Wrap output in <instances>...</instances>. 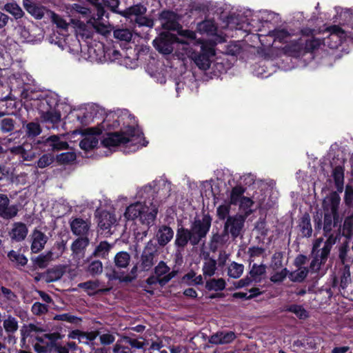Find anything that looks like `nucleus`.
<instances>
[{
  "label": "nucleus",
  "mask_w": 353,
  "mask_h": 353,
  "mask_svg": "<svg viewBox=\"0 0 353 353\" xmlns=\"http://www.w3.org/2000/svg\"><path fill=\"white\" fill-rule=\"evenodd\" d=\"M341 198L337 192H332L324 198L322 203L323 219H315L316 230L323 229V236L326 238L324 245L320 248L323 254H330L332 246L340 240L342 236L341 227L337 231L333 229L342 223L343 217L339 213Z\"/></svg>",
  "instance_id": "1"
},
{
  "label": "nucleus",
  "mask_w": 353,
  "mask_h": 353,
  "mask_svg": "<svg viewBox=\"0 0 353 353\" xmlns=\"http://www.w3.org/2000/svg\"><path fill=\"white\" fill-rule=\"evenodd\" d=\"M143 134L139 129L130 127L126 131L107 134L101 139V145L105 148L115 147L130 143L132 145L141 144Z\"/></svg>",
  "instance_id": "2"
},
{
  "label": "nucleus",
  "mask_w": 353,
  "mask_h": 353,
  "mask_svg": "<svg viewBox=\"0 0 353 353\" xmlns=\"http://www.w3.org/2000/svg\"><path fill=\"white\" fill-rule=\"evenodd\" d=\"M21 343L23 347L25 345L26 339H28V342L32 343L34 349L38 353L44 352V345H40L37 342L44 343V329L41 327H38L32 323L26 325H24L21 329Z\"/></svg>",
  "instance_id": "3"
},
{
  "label": "nucleus",
  "mask_w": 353,
  "mask_h": 353,
  "mask_svg": "<svg viewBox=\"0 0 353 353\" xmlns=\"http://www.w3.org/2000/svg\"><path fill=\"white\" fill-rule=\"evenodd\" d=\"M212 218L209 214H205L200 219H195L189 229L190 234L194 242V246L197 245L204 239L210 231Z\"/></svg>",
  "instance_id": "4"
},
{
  "label": "nucleus",
  "mask_w": 353,
  "mask_h": 353,
  "mask_svg": "<svg viewBox=\"0 0 353 353\" xmlns=\"http://www.w3.org/2000/svg\"><path fill=\"white\" fill-rule=\"evenodd\" d=\"M21 97L26 100L24 103L26 108L38 110L40 118L44 119V96L42 92L24 88L21 92Z\"/></svg>",
  "instance_id": "5"
},
{
  "label": "nucleus",
  "mask_w": 353,
  "mask_h": 353,
  "mask_svg": "<svg viewBox=\"0 0 353 353\" xmlns=\"http://www.w3.org/2000/svg\"><path fill=\"white\" fill-rule=\"evenodd\" d=\"M58 95L53 92L48 90L46 92V103L49 106V109H46V123H50L51 126H46L47 128H55L56 125L61 121V114L56 110L58 105Z\"/></svg>",
  "instance_id": "6"
},
{
  "label": "nucleus",
  "mask_w": 353,
  "mask_h": 353,
  "mask_svg": "<svg viewBox=\"0 0 353 353\" xmlns=\"http://www.w3.org/2000/svg\"><path fill=\"white\" fill-rule=\"evenodd\" d=\"M245 219L246 216L239 214L228 216L224 224L225 234H230L233 239L237 238L241 234Z\"/></svg>",
  "instance_id": "7"
},
{
  "label": "nucleus",
  "mask_w": 353,
  "mask_h": 353,
  "mask_svg": "<svg viewBox=\"0 0 353 353\" xmlns=\"http://www.w3.org/2000/svg\"><path fill=\"white\" fill-rule=\"evenodd\" d=\"M101 130L97 128H92L85 130L83 132V139L79 143V147L85 150L90 151L95 148L99 144L97 135L101 134Z\"/></svg>",
  "instance_id": "8"
},
{
  "label": "nucleus",
  "mask_w": 353,
  "mask_h": 353,
  "mask_svg": "<svg viewBox=\"0 0 353 353\" xmlns=\"http://www.w3.org/2000/svg\"><path fill=\"white\" fill-rule=\"evenodd\" d=\"M323 241V239L321 237L316 239L313 243L312 250V256H313V259L310 263V268L314 271H318L320 269L321 264L325 263L329 256V254H325L324 256L322 250L320 249Z\"/></svg>",
  "instance_id": "9"
},
{
  "label": "nucleus",
  "mask_w": 353,
  "mask_h": 353,
  "mask_svg": "<svg viewBox=\"0 0 353 353\" xmlns=\"http://www.w3.org/2000/svg\"><path fill=\"white\" fill-rule=\"evenodd\" d=\"M201 52L199 54H194L192 55V59L195 64L201 70H208L211 63L210 59V57H213L215 54L214 50L212 48H206L203 44L201 47Z\"/></svg>",
  "instance_id": "10"
},
{
  "label": "nucleus",
  "mask_w": 353,
  "mask_h": 353,
  "mask_svg": "<svg viewBox=\"0 0 353 353\" xmlns=\"http://www.w3.org/2000/svg\"><path fill=\"white\" fill-rule=\"evenodd\" d=\"M10 200L7 195L0 194V217L3 219H11L17 216L19 209L17 205H10Z\"/></svg>",
  "instance_id": "11"
},
{
  "label": "nucleus",
  "mask_w": 353,
  "mask_h": 353,
  "mask_svg": "<svg viewBox=\"0 0 353 353\" xmlns=\"http://www.w3.org/2000/svg\"><path fill=\"white\" fill-rule=\"evenodd\" d=\"M157 255V250L152 246L147 245L140 259L139 267L142 271L150 270L155 263V256Z\"/></svg>",
  "instance_id": "12"
},
{
  "label": "nucleus",
  "mask_w": 353,
  "mask_h": 353,
  "mask_svg": "<svg viewBox=\"0 0 353 353\" xmlns=\"http://www.w3.org/2000/svg\"><path fill=\"white\" fill-rule=\"evenodd\" d=\"M160 20L165 30H179L181 28L177 14L172 11H163L160 14Z\"/></svg>",
  "instance_id": "13"
},
{
  "label": "nucleus",
  "mask_w": 353,
  "mask_h": 353,
  "mask_svg": "<svg viewBox=\"0 0 353 353\" xmlns=\"http://www.w3.org/2000/svg\"><path fill=\"white\" fill-rule=\"evenodd\" d=\"M48 339L50 341L46 342V353L48 352H54L57 353H69L68 347L65 345H62L59 341L61 339L60 334L53 333L47 334H46V339Z\"/></svg>",
  "instance_id": "14"
},
{
  "label": "nucleus",
  "mask_w": 353,
  "mask_h": 353,
  "mask_svg": "<svg viewBox=\"0 0 353 353\" xmlns=\"http://www.w3.org/2000/svg\"><path fill=\"white\" fill-rule=\"evenodd\" d=\"M91 226V222L88 219L75 218L70 222L71 230L77 236H88Z\"/></svg>",
  "instance_id": "15"
},
{
  "label": "nucleus",
  "mask_w": 353,
  "mask_h": 353,
  "mask_svg": "<svg viewBox=\"0 0 353 353\" xmlns=\"http://www.w3.org/2000/svg\"><path fill=\"white\" fill-rule=\"evenodd\" d=\"M26 10L36 19H41L44 16V6L36 0H23Z\"/></svg>",
  "instance_id": "16"
},
{
  "label": "nucleus",
  "mask_w": 353,
  "mask_h": 353,
  "mask_svg": "<svg viewBox=\"0 0 353 353\" xmlns=\"http://www.w3.org/2000/svg\"><path fill=\"white\" fill-rule=\"evenodd\" d=\"M169 34H165L163 37L155 39L153 41V45L155 48L160 52L164 54H170L173 51L172 43L170 39H168ZM176 37L170 35V40L174 41Z\"/></svg>",
  "instance_id": "17"
},
{
  "label": "nucleus",
  "mask_w": 353,
  "mask_h": 353,
  "mask_svg": "<svg viewBox=\"0 0 353 353\" xmlns=\"http://www.w3.org/2000/svg\"><path fill=\"white\" fill-rule=\"evenodd\" d=\"M145 209H143V213L140 216V220L143 224L148 226L154 224L157 214L158 213L157 206L150 203V206H148L146 202L144 203Z\"/></svg>",
  "instance_id": "18"
},
{
  "label": "nucleus",
  "mask_w": 353,
  "mask_h": 353,
  "mask_svg": "<svg viewBox=\"0 0 353 353\" xmlns=\"http://www.w3.org/2000/svg\"><path fill=\"white\" fill-rule=\"evenodd\" d=\"M190 242L194 246V242L190 234L189 229L183 227L179 228L176 230L174 245L176 247L183 249Z\"/></svg>",
  "instance_id": "19"
},
{
  "label": "nucleus",
  "mask_w": 353,
  "mask_h": 353,
  "mask_svg": "<svg viewBox=\"0 0 353 353\" xmlns=\"http://www.w3.org/2000/svg\"><path fill=\"white\" fill-rule=\"evenodd\" d=\"M297 228L302 237L309 238L312 234V228L310 214L304 213L298 222Z\"/></svg>",
  "instance_id": "20"
},
{
  "label": "nucleus",
  "mask_w": 353,
  "mask_h": 353,
  "mask_svg": "<svg viewBox=\"0 0 353 353\" xmlns=\"http://www.w3.org/2000/svg\"><path fill=\"white\" fill-rule=\"evenodd\" d=\"M236 338L234 332H219L211 336L209 342L212 344H228L232 342Z\"/></svg>",
  "instance_id": "21"
},
{
  "label": "nucleus",
  "mask_w": 353,
  "mask_h": 353,
  "mask_svg": "<svg viewBox=\"0 0 353 353\" xmlns=\"http://www.w3.org/2000/svg\"><path fill=\"white\" fill-rule=\"evenodd\" d=\"M22 124L26 137L28 139H34L42 132V128L37 120L30 122L25 120L23 121Z\"/></svg>",
  "instance_id": "22"
},
{
  "label": "nucleus",
  "mask_w": 353,
  "mask_h": 353,
  "mask_svg": "<svg viewBox=\"0 0 353 353\" xmlns=\"http://www.w3.org/2000/svg\"><path fill=\"white\" fill-rule=\"evenodd\" d=\"M173 236L172 229L165 225L159 227L156 235L157 242L161 246L167 245L172 240Z\"/></svg>",
  "instance_id": "23"
},
{
  "label": "nucleus",
  "mask_w": 353,
  "mask_h": 353,
  "mask_svg": "<svg viewBox=\"0 0 353 353\" xmlns=\"http://www.w3.org/2000/svg\"><path fill=\"white\" fill-rule=\"evenodd\" d=\"M27 234L28 228L26 224L22 222H16L10 232V236L12 240L19 242L25 239Z\"/></svg>",
  "instance_id": "24"
},
{
  "label": "nucleus",
  "mask_w": 353,
  "mask_h": 353,
  "mask_svg": "<svg viewBox=\"0 0 353 353\" xmlns=\"http://www.w3.org/2000/svg\"><path fill=\"white\" fill-rule=\"evenodd\" d=\"M143 209H145L144 203L136 202L126 208L124 216L128 220L140 218L141 213H143Z\"/></svg>",
  "instance_id": "25"
},
{
  "label": "nucleus",
  "mask_w": 353,
  "mask_h": 353,
  "mask_svg": "<svg viewBox=\"0 0 353 353\" xmlns=\"http://www.w3.org/2000/svg\"><path fill=\"white\" fill-rule=\"evenodd\" d=\"M116 222L114 215L108 212L101 214L99 219L98 226L102 230H110V228Z\"/></svg>",
  "instance_id": "26"
},
{
  "label": "nucleus",
  "mask_w": 353,
  "mask_h": 353,
  "mask_svg": "<svg viewBox=\"0 0 353 353\" xmlns=\"http://www.w3.org/2000/svg\"><path fill=\"white\" fill-rule=\"evenodd\" d=\"M327 30L330 33V39L335 40V46L332 48L336 47L340 45L342 40L346 37L345 31L338 26H331L327 28Z\"/></svg>",
  "instance_id": "27"
},
{
  "label": "nucleus",
  "mask_w": 353,
  "mask_h": 353,
  "mask_svg": "<svg viewBox=\"0 0 353 353\" xmlns=\"http://www.w3.org/2000/svg\"><path fill=\"white\" fill-rule=\"evenodd\" d=\"M197 30L201 34L212 36L216 34L217 28L213 21L204 20L197 24Z\"/></svg>",
  "instance_id": "28"
},
{
  "label": "nucleus",
  "mask_w": 353,
  "mask_h": 353,
  "mask_svg": "<svg viewBox=\"0 0 353 353\" xmlns=\"http://www.w3.org/2000/svg\"><path fill=\"white\" fill-rule=\"evenodd\" d=\"M113 248V244H110L106 241H101L95 248L92 256L106 259L110 250Z\"/></svg>",
  "instance_id": "29"
},
{
  "label": "nucleus",
  "mask_w": 353,
  "mask_h": 353,
  "mask_svg": "<svg viewBox=\"0 0 353 353\" xmlns=\"http://www.w3.org/2000/svg\"><path fill=\"white\" fill-rule=\"evenodd\" d=\"M64 272L65 267L63 265H57L48 268L46 272V282H53L59 280L63 276Z\"/></svg>",
  "instance_id": "30"
},
{
  "label": "nucleus",
  "mask_w": 353,
  "mask_h": 353,
  "mask_svg": "<svg viewBox=\"0 0 353 353\" xmlns=\"http://www.w3.org/2000/svg\"><path fill=\"white\" fill-rule=\"evenodd\" d=\"M44 248V233L34 230L32 234L31 250L33 253H38Z\"/></svg>",
  "instance_id": "31"
},
{
  "label": "nucleus",
  "mask_w": 353,
  "mask_h": 353,
  "mask_svg": "<svg viewBox=\"0 0 353 353\" xmlns=\"http://www.w3.org/2000/svg\"><path fill=\"white\" fill-rule=\"evenodd\" d=\"M65 249V243L63 240L57 242L52 249L46 254V261L59 258Z\"/></svg>",
  "instance_id": "32"
},
{
  "label": "nucleus",
  "mask_w": 353,
  "mask_h": 353,
  "mask_svg": "<svg viewBox=\"0 0 353 353\" xmlns=\"http://www.w3.org/2000/svg\"><path fill=\"white\" fill-rule=\"evenodd\" d=\"M332 176L337 191L342 192L344 185V169L340 165L335 167L332 171Z\"/></svg>",
  "instance_id": "33"
},
{
  "label": "nucleus",
  "mask_w": 353,
  "mask_h": 353,
  "mask_svg": "<svg viewBox=\"0 0 353 353\" xmlns=\"http://www.w3.org/2000/svg\"><path fill=\"white\" fill-rule=\"evenodd\" d=\"M338 225L341 227L342 236H345L347 239H351L353 236V214L347 216L345 219L343 225L341 223Z\"/></svg>",
  "instance_id": "34"
},
{
  "label": "nucleus",
  "mask_w": 353,
  "mask_h": 353,
  "mask_svg": "<svg viewBox=\"0 0 353 353\" xmlns=\"http://www.w3.org/2000/svg\"><path fill=\"white\" fill-rule=\"evenodd\" d=\"M176 271L173 270L170 274L165 275V276H163L162 278H159L156 275L150 276L146 279V283L148 285L159 283L161 286H164L176 275Z\"/></svg>",
  "instance_id": "35"
},
{
  "label": "nucleus",
  "mask_w": 353,
  "mask_h": 353,
  "mask_svg": "<svg viewBox=\"0 0 353 353\" xmlns=\"http://www.w3.org/2000/svg\"><path fill=\"white\" fill-rule=\"evenodd\" d=\"M17 122L15 119L11 117H5L0 120V130L3 134L10 133L11 134L14 130L16 132H19L15 130V125Z\"/></svg>",
  "instance_id": "36"
},
{
  "label": "nucleus",
  "mask_w": 353,
  "mask_h": 353,
  "mask_svg": "<svg viewBox=\"0 0 353 353\" xmlns=\"http://www.w3.org/2000/svg\"><path fill=\"white\" fill-rule=\"evenodd\" d=\"M46 143H48L52 150H65L68 148V143L60 141V138L57 135L50 136L46 139Z\"/></svg>",
  "instance_id": "37"
},
{
  "label": "nucleus",
  "mask_w": 353,
  "mask_h": 353,
  "mask_svg": "<svg viewBox=\"0 0 353 353\" xmlns=\"http://www.w3.org/2000/svg\"><path fill=\"white\" fill-rule=\"evenodd\" d=\"M216 260L209 258L206 259L202 268L203 274L205 277H211L215 274L216 268Z\"/></svg>",
  "instance_id": "38"
},
{
  "label": "nucleus",
  "mask_w": 353,
  "mask_h": 353,
  "mask_svg": "<svg viewBox=\"0 0 353 353\" xmlns=\"http://www.w3.org/2000/svg\"><path fill=\"white\" fill-rule=\"evenodd\" d=\"M288 51L293 57H299L305 54L304 42L303 39H300L297 41H294L288 46Z\"/></svg>",
  "instance_id": "39"
},
{
  "label": "nucleus",
  "mask_w": 353,
  "mask_h": 353,
  "mask_svg": "<svg viewBox=\"0 0 353 353\" xmlns=\"http://www.w3.org/2000/svg\"><path fill=\"white\" fill-rule=\"evenodd\" d=\"M3 10L11 14L16 19L22 18L24 14V12L16 2L6 3Z\"/></svg>",
  "instance_id": "40"
},
{
  "label": "nucleus",
  "mask_w": 353,
  "mask_h": 353,
  "mask_svg": "<svg viewBox=\"0 0 353 353\" xmlns=\"http://www.w3.org/2000/svg\"><path fill=\"white\" fill-rule=\"evenodd\" d=\"M308 274L307 268H298V269L293 272L288 273V278L292 282L301 283L304 281Z\"/></svg>",
  "instance_id": "41"
},
{
  "label": "nucleus",
  "mask_w": 353,
  "mask_h": 353,
  "mask_svg": "<svg viewBox=\"0 0 353 353\" xmlns=\"http://www.w3.org/2000/svg\"><path fill=\"white\" fill-rule=\"evenodd\" d=\"M245 191V189L240 185H236L234 187L230 192V205H237L242 198H243V194Z\"/></svg>",
  "instance_id": "42"
},
{
  "label": "nucleus",
  "mask_w": 353,
  "mask_h": 353,
  "mask_svg": "<svg viewBox=\"0 0 353 353\" xmlns=\"http://www.w3.org/2000/svg\"><path fill=\"white\" fill-rule=\"evenodd\" d=\"M80 237L76 239L71 245V250L75 254H79L84 250L89 244V239L88 236H79Z\"/></svg>",
  "instance_id": "43"
},
{
  "label": "nucleus",
  "mask_w": 353,
  "mask_h": 353,
  "mask_svg": "<svg viewBox=\"0 0 353 353\" xmlns=\"http://www.w3.org/2000/svg\"><path fill=\"white\" fill-rule=\"evenodd\" d=\"M130 260V256L127 252H119L114 256L115 265L119 268H126Z\"/></svg>",
  "instance_id": "44"
},
{
  "label": "nucleus",
  "mask_w": 353,
  "mask_h": 353,
  "mask_svg": "<svg viewBox=\"0 0 353 353\" xmlns=\"http://www.w3.org/2000/svg\"><path fill=\"white\" fill-rule=\"evenodd\" d=\"M227 234H225L224 232H223V234H219V233L214 234L211 238V240H210V242L209 244L210 250L212 252H215L218 250L219 246L224 244L225 236Z\"/></svg>",
  "instance_id": "45"
},
{
  "label": "nucleus",
  "mask_w": 353,
  "mask_h": 353,
  "mask_svg": "<svg viewBox=\"0 0 353 353\" xmlns=\"http://www.w3.org/2000/svg\"><path fill=\"white\" fill-rule=\"evenodd\" d=\"M243 270L244 266L243 264L232 262L228 268V275L231 278L238 279L242 275Z\"/></svg>",
  "instance_id": "46"
},
{
  "label": "nucleus",
  "mask_w": 353,
  "mask_h": 353,
  "mask_svg": "<svg viewBox=\"0 0 353 353\" xmlns=\"http://www.w3.org/2000/svg\"><path fill=\"white\" fill-rule=\"evenodd\" d=\"M205 288L208 290L221 291L225 288V282L222 278L212 279L206 282Z\"/></svg>",
  "instance_id": "47"
},
{
  "label": "nucleus",
  "mask_w": 353,
  "mask_h": 353,
  "mask_svg": "<svg viewBox=\"0 0 353 353\" xmlns=\"http://www.w3.org/2000/svg\"><path fill=\"white\" fill-rule=\"evenodd\" d=\"M3 325L5 331L9 334L14 333L19 327L17 320L10 315L3 321Z\"/></svg>",
  "instance_id": "48"
},
{
  "label": "nucleus",
  "mask_w": 353,
  "mask_h": 353,
  "mask_svg": "<svg viewBox=\"0 0 353 353\" xmlns=\"http://www.w3.org/2000/svg\"><path fill=\"white\" fill-rule=\"evenodd\" d=\"M283 253L282 252H274L271 259L270 268L274 271L280 270L283 267Z\"/></svg>",
  "instance_id": "49"
},
{
  "label": "nucleus",
  "mask_w": 353,
  "mask_h": 353,
  "mask_svg": "<svg viewBox=\"0 0 353 353\" xmlns=\"http://www.w3.org/2000/svg\"><path fill=\"white\" fill-rule=\"evenodd\" d=\"M47 14L51 19L52 22L56 24L57 27L62 30H66L68 27V23L60 16L55 14L51 10L46 11Z\"/></svg>",
  "instance_id": "50"
},
{
  "label": "nucleus",
  "mask_w": 353,
  "mask_h": 353,
  "mask_svg": "<svg viewBox=\"0 0 353 353\" xmlns=\"http://www.w3.org/2000/svg\"><path fill=\"white\" fill-rule=\"evenodd\" d=\"M266 265L264 264H253L250 271V276L253 280H260L261 276L265 273Z\"/></svg>",
  "instance_id": "51"
},
{
  "label": "nucleus",
  "mask_w": 353,
  "mask_h": 353,
  "mask_svg": "<svg viewBox=\"0 0 353 353\" xmlns=\"http://www.w3.org/2000/svg\"><path fill=\"white\" fill-rule=\"evenodd\" d=\"M114 37L121 41L129 42L132 39V34L128 29H117L113 32Z\"/></svg>",
  "instance_id": "52"
},
{
  "label": "nucleus",
  "mask_w": 353,
  "mask_h": 353,
  "mask_svg": "<svg viewBox=\"0 0 353 353\" xmlns=\"http://www.w3.org/2000/svg\"><path fill=\"white\" fill-rule=\"evenodd\" d=\"M350 275H351V274H350V266L345 265L344 269L343 270L342 275L341 276V281H340V288L343 291L351 283Z\"/></svg>",
  "instance_id": "53"
},
{
  "label": "nucleus",
  "mask_w": 353,
  "mask_h": 353,
  "mask_svg": "<svg viewBox=\"0 0 353 353\" xmlns=\"http://www.w3.org/2000/svg\"><path fill=\"white\" fill-rule=\"evenodd\" d=\"M137 266L135 265L132 268L130 274L123 276L114 272L113 278L116 280H119L120 282L130 283L137 278Z\"/></svg>",
  "instance_id": "54"
},
{
  "label": "nucleus",
  "mask_w": 353,
  "mask_h": 353,
  "mask_svg": "<svg viewBox=\"0 0 353 353\" xmlns=\"http://www.w3.org/2000/svg\"><path fill=\"white\" fill-rule=\"evenodd\" d=\"M79 336V343L84 344H93V341L97 339L98 332H83Z\"/></svg>",
  "instance_id": "55"
},
{
  "label": "nucleus",
  "mask_w": 353,
  "mask_h": 353,
  "mask_svg": "<svg viewBox=\"0 0 353 353\" xmlns=\"http://www.w3.org/2000/svg\"><path fill=\"white\" fill-rule=\"evenodd\" d=\"M350 251L349 242L347 241H343L339 246V258L342 263L345 264L350 259L348 258V252Z\"/></svg>",
  "instance_id": "56"
},
{
  "label": "nucleus",
  "mask_w": 353,
  "mask_h": 353,
  "mask_svg": "<svg viewBox=\"0 0 353 353\" xmlns=\"http://www.w3.org/2000/svg\"><path fill=\"white\" fill-rule=\"evenodd\" d=\"M8 256L11 261L16 262L21 266H24L28 263V259L23 254H18L14 250L10 251Z\"/></svg>",
  "instance_id": "57"
},
{
  "label": "nucleus",
  "mask_w": 353,
  "mask_h": 353,
  "mask_svg": "<svg viewBox=\"0 0 353 353\" xmlns=\"http://www.w3.org/2000/svg\"><path fill=\"white\" fill-rule=\"evenodd\" d=\"M270 278V280L274 283H281L288 276L289 270L287 268H283L280 271H274Z\"/></svg>",
  "instance_id": "58"
},
{
  "label": "nucleus",
  "mask_w": 353,
  "mask_h": 353,
  "mask_svg": "<svg viewBox=\"0 0 353 353\" xmlns=\"http://www.w3.org/2000/svg\"><path fill=\"white\" fill-rule=\"evenodd\" d=\"M272 34L274 37V40L279 42H285L291 36V34L284 28L275 29L272 31Z\"/></svg>",
  "instance_id": "59"
},
{
  "label": "nucleus",
  "mask_w": 353,
  "mask_h": 353,
  "mask_svg": "<svg viewBox=\"0 0 353 353\" xmlns=\"http://www.w3.org/2000/svg\"><path fill=\"white\" fill-rule=\"evenodd\" d=\"M87 272L92 276L101 274L103 272L102 263L99 260L92 261L88 267Z\"/></svg>",
  "instance_id": "60"
},
{
  "label": "nucleus",
  "mask_w": 353,
  "mask_h": 353,
  "mask_svg": "<svg viewBox=\"0 0 353 353\" xmlns=\"http://www.w3.org/2000/svg\"><path fill=\"white\" fill-rule=\"evenodd\" d=\"M303 42L305 53L317 49L321 45L320 39L314 37H311L310 39L303 40Z\"/></svg>",
  "instance_id": "61"
},
{
  "label": "nucleus",
  "mask_w": 353,
  "mask_h": 353,
  "mask_svg": "<svg viewBox=\"0 0 353 353\" xmlns=\"http://www.w3.org/2000/svg\"><path fill=\"white\" fill-rule=\"evenodd\" d=\"M170 268L166 265V263L161 261L158 265L154 268V274L159 278H162L163 276H165L171 273L170 272Z\"/></svg>",
  "instance_id": "62"
},
{
  "label": "nucleus",
  "mask_w": 353,
  "mask_h": 353,
  "mask_svg": "<svg viewBox=\"0 0 353 353\" xmlns=\"http://www.w3.org/2000/svg\"><path fill=\"white\" fill-rule=\"evenodd\" d=\"M76 154L72 152H63L57 156L58 162L62 164H68L76 159Z\"/></svg>",
  "instance_id": "63"
},
{
  "label": "nucleus",
  "mask_w": 353,
  "mask_h": 353,
  "mask_svg": "<svg viewBox=\"0 0 353 353\" xmlns=\"http://www.w3.org/2000/svg\"><path fill=\"white\" fill-rule=\"evenodd\" d=\"M99 20L100 19H97V17L95 18L94 17H92L89 19L88 23L91 24L97 32L101 34H105L107 32H108V28L106 26L101 24L99 22Z\"/></svg>",
  "instance_id": "64"
}]
</instances>
